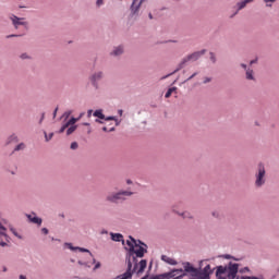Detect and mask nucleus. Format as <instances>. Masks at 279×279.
<instances>
[{
	"mask_svg": "<svg viewBox=\"0 0 279 279\" xmlns=\"http://www.w3.org/2000/svg\"><path fill=\"white\" fill-rule=\"evenodd\" d=\"M21 60H32V57L27 54V52H24L20 56Z\"/></svg>",
	"mask_w": 279,
	"mask_h": 279,
	"instance_id": "nucleus-35",
	"label": "nucleus"
},
{
	"mask_svg": "<svg viewBox=\"0 0 279 279\" xmlns=\"http://www.w3.org/2000/svg\"><path fill=\"white\" fill-rule=\"evenodd\" d=\"M83 125L90 128V123H88V122H84Z\"/></svg>",
	"mask_w": 279,
	"mask_h": 279,
	"instance_id": "nucleus-60",
	"label": "nucleus"
},
{
	"mask_svg": "<svg viewBox=\"0 0 279 279\" xmlns=\"http://www.w3.org/2000/svg\"><path fill=\"white\" fill-rule=\"evenodd\" d=\"M130 17L131 19H137L138 16V12H141V4L137 3L136 4V0H133V2L131 3V7H130Z\"/></svg>",
	"mask_w": 279,
	"mask_h": 279,
	"instance_id": "nucleus-8",
	"label": "nucleus"
},
{
	"mask_svg": "<svg viewBox=\"0 0 279 279\" xmlns=\"http://www.w3.org/2000/svg\"><path fill=\"white\" fill-rule=\"evenodd\" d=\"M267 171L265 170V165L263 162L258 163L257 173H255V186L256 189H260L265 186V182L267 179L265 178Z\"/></svg>",
	"mask_w": 279,
	"mask_h": 279,
	"instance_id": "nucleus-4",
	"label": "nucleus"
},
{
	"mask_svg": "<svg viewBox=\"0 0 279 279\" xmlns=\"http://www.w3.org/2000/svg\"><path fill=\"white\" fill-rule=\"evenodd\" d=\"M44 136H45L46 143H49V141H51V138H53V132L47 134V131H44Z\"/></svg>",
	"mask_w": 279,
	"mask_h": 279,
	"instance_id": "nucleus-26",
	"label": "nucleus"
},
{
	"mask_svg": "<svg viewBox=\"0 0 279 279\" xmlns=\"http://www.w3.org/2000/svg\"><path fill=\"white\" fill-rule=\"evenodd\" d=\"M185 271L191 276L190 279H210V276L215 272V269L210 268V264H207L204 268L194 267L190 262H185Z\"/></svg>",
	"mask_w": 279,
	"mask_h": 279,
	"instance_id": "nucleus-2",
	"label": "nucleus"
},
{
	"mask_svg": "<svg viewBox=\"0 0 279 279\" xmlns=\"http://www.w3.org/2000/svg\"><path fill=\"white\" fill-rule=\"evenodd\" d=\"M64 246L68 247V250H71V252H77V246H73V243L71 242H65Z\"/></svg>",
	"mask_w": 279,
	"mask_h": 279,
	"instance_id": "nucleus-24",
	"label": "nucleus"
},
{
	"mask_svg": "<svg viewBox=\"0 0 279 279\" xmlns=\"http://www.w3.org/2000/svg\"><path fill=\"white\" fill-rule=\"evenodd\" d=\"M245 271H250V267H244L240 270V274H245Z\"/></svg>",
	"mask_w": 279,
	"mask_h": 279,
	"instance_id": "nucleus-48",
	"label": "nucleus"
},
{
	"mask_svg": "<svg viewBox=\"0 0 279 279\" xmlns=\"http://www.w3.org/2000/svg\"><path fill=\"white\" fill-rule=\"evenodd\" d=\"M77 251L82 252V253L89 254V256H92V258H93V253L90 252V250L77 246Z\"/></svg>",
	"mask_w": 279,
	"mask_h": 279,
	"instance_id": "nucleus-29",
	"label": "nucleus"
},
{
	"mask_svg": "<svg viewBox=\"0 0 279 279\" xmlns=\"http://www.w3.org/2000/svg\"><path fill=\"white\" fill-rule=\"evenodd\" d=\"M43 121H45V112L41 113V117L39 119V124L43 123Z\"/></svg>",
	"mask_w": 279,
	"mask_h": 279,
	"instance_id": "nucleus-52",
	"label": "nucleus"
},
{
	"mask_svg": "<svg viewBox=\"0 0 279 279\" xmlns=\"http://www.w3.org/2000/svg\"><path fill=\"white\" fill-rule=\"evenodd\" d=\"M114 130H117V129L116 128H111V129H109L108 132H114Z\"/></svg>",
	"mask_w": 279,
	"mask_h": 279,
	"instance_id": "nucleus-63",
	"label": "nucleus"
},
{
	"mask_svg": "<svg viewBox=\"0 0 279 279\" xmlns=\"http://www.w3.org/2000/svg\"><path fill=\"white\" fill-rule=\"evenodd\" d=\"M96 5L99 8L100 5H104V0H97Z\"/></svg>",
	"mask_w": 279,
	"mask_h": 279,
	"instance_id": "nucleus-49",
	"label": "nucleus"
},
{
	"mask_svg": "<svg viewBox=\"0 0 279 279\" xmlns=\"http://www.w3.org/2000/svg\"><path fill=\"white\" fill-rule=\"evenodd\" d=\"M77 147H80V144H77V142H72L70 145V149H77Z\"/></svg>",
	"mask_w": 279,
	"mask_h": 279,
	"instance_id": "nucleus-39",
	"label": "nucleus"
},
{
	"mask_svg": "<svg viewBox=\"0 0 279 279\" xmlns=\"http://www.w3.org/2000/svg\"><path fill=\"white\" fill-rule=\"evenodd\" d=\"M74 279H90V278H88V277L74 276Z\"/></svg>",
	"mask_w": 279,
	"mask_h": 279,
	"instance_id": "nucleus-57",
	"label": "nucleus"
},
{
	"mask_svg": "<svg viewBox=\"0 0 279 279\" xmlns=\"http://www.w3.org/2000/svg\"><path fill=\"white\" fill-rule=\"evenodd\" d=\"M240 66H241L242 69H244L245 71H247V69H248V68H247V64H245V63H241Z\"/></svg>",
	"mask_w": 279,
	"mask_h": 279,
	"instance_id": "nucleus-55",
	"label": "nucleus"
},
{
	"mask_svg": "<svg viewBox=\"0 0 279 279\" xmlns=\"http://www.w3.org/2000/svg\"><path fill=\"white\" fill-rule=\"evenodd\" d=\"M102 132H109L108 128H107V126H104V128H102Z\"/></svg>",
	"mask_w": 279,
	"mask_h": 279,
	"instance_id": "nucleus-62",
	"label": "nucleus"
},
{
	"mask_svg": "<svg viewBox=\"0 0 279 279\" xmlns=\"http://www.w3.org/2000/svg\"><path fill=\"white\" fill-rule=\"evenodd\" d=\"M93 117H96L97 119H106V114H104V110L97 109L93 112Z\"/></svg>",
	"mask_w": 279,
	"mask_h": 279,
	"instance_id": "nucleus-21",
	"label": "nucleus"
},
{
	"mask_svg": "<svg viewBox=\"0 0 279 279\" xmlns=\"http://www.w3.org/2000/svg\"><path fill=\"white\" fill-rule=\"evenodd\" d=\"M21 36L23 35L11 34V35H8L7 38H21Z\"/></svg>",
	"mask_w": 279,
	"mask_h": 279,
	"instance_id": "nucleus-41",
	"label": "nucleus"
},
{
	"mask_svg": "<svg viewBox=\"0 0 279 279\" xmlns=\"http://www.w3.org/2000/svg\"><path fill=\"white\" fill-rule=\"evenodd\" d=\"M95 123H100V124H102L104 122H102L101 119L97 118V119L95 120Z\"/></svg>",
	"mask_w": 279,
	"mask_h": 279,
	"instance_id": "nucleus-58",
	"label": "nucleus"
},
{
	"mask_svg": "<svg viewBox=\"0 0 279 279\" xmlns=\"http://www.w3.org/2000/svg\"><path fill=\"white\" fill-rule=\"evenodd\" d=\"M184 66H186V61L183 58L182 61L178 64L177 69L173 72L162 76L161 80H167L168 77H171V75H175V73H178L179 71H182Z\"/></svg>",
	"mask_w": 279,
	"mask_h": 279,
	"instance_id": "nucleus-12",
	"label": "nucleus"
},
{
	"mask_svg": "<svg viewBox=\"0 0 279 279\" xmlns=\"http://www.w3.org/2000/svg\"><path fill=\"white\" fill-rule=\"evenodd\" d=\"M209 60L213 64H217V56H215V52H209Z\"/></svg>",
	"mask_w": 279,
	"mask_h": 279,
	"instance_id": "nucleus-31",
	"label": "nucleus"
},
{
	"mask_svg": "<svg viewBox=\"0 0 279 279\" xmlns=\"http://www.w3.org/2000/svg\"><path fill=\"white\" fill-rule=\"evenodd\" d=\"M196 75H197V72H194L190 77L183 81L182 84H186V82H191V80H193V77H196Z\"/></svg>",
	"mask_w": 279,
	"mask_h": 279,
	"instance_id": "nucleus-38",
	"label": "nucleus"
},
{
	"mask_svg": "<svg viewBox=\"0 0 279 279\" xmlns=\"http://www.w3.org/2000/svg\"><path fill=\"white\" fill-rule=\"evenodd\" d=\"M161 260H163V263H167L168 265H178V260H175L167 255H161Z\"/></svg>",
	"mask_w": 279,
	"mask_h": 279,
	"instance_id": "nucleus-19",
	"label": "nucleus"
},
{
	"mask_svg": "<svg viewBox=\"0 0 279 279\" xmlns=\"http://www.w3.org/2000/svg\"><path fill=\"white\" fill-rule=\"evenodd\" d=\"M124 50H123V46H118L113 49V51L110 52V56H114L116 58L119 56H123Z\"/></svg>",
	"mask_w": 279,
	"mask_h": 279,
	"instance_id": "nucleus-18",
	"label": "nucleus"
},
{
	"mask_svg": "<svg viewBox=\"0 0 279 279\" xmlns=\"http://www.w3.org/2000/svg\"><path fill=\"white\" fill-rule=\"evenodd\" d=\"M134 195V192L128 191V190H120L118 192H110L105 197V202L107 204H123V202L128 201V197H132Z\"/></svg>",
	"mask_w": 279,
	"mask_h": 279,
	"instance_id": "nucleus-3",
	"label": "nucleus"
},
{
	"mask_svg": "<svg viewBox=\"0 0 279 279\" xmlns=\"http://www.w3.org/2000/svg\"><path fill=\"white\" fill-rule=\"evenodd\" d=\"M0 235L4 236L7 243H10V241H12V238H10L8 233H5L4 231L0 232Z\"/></svg>",
	"mask_w": 279,
	"mask_h": 279,
	"instance_id": "nucleus-33",
	"label": "nucleus"
},
{
	"mask_svg": "<svg viewBox=\"0 0 279 279\" xmlns=\"http://www.w3.org/2000/svg\"><path fill=\"white\" fill-rule=\"evenodd\" d=\"M77 263L84 267H88V263L86 262L78 260Z\"/></svg>",
	"mask_w": 279,
	"mask_h": 279,
	"instance_id": "nucleus-50",
	"label": "nucleus"
},
{
	"mask_svg": "<svg viewBox=\"0 0 279 279\" xmlns=\"http://www.w3.org/2000/svg\"><path fill=\"white\" fill-rule=\"evenodd\" d=\"M148 279H162L161 275H153Z\"/></svg>",
	"mask_w": 279,
	"mask_h": 279,
	"instance_id": "nucleus-43",
	"label": "nucleus"
},
{
	"mask_svg": "<svg viewBox=\"0 0 279 279\" xmlns=\"http://www.w3.org/2000/svg\"><path fill=\"white\" fill-rule=\"evenodd\" d=\"M8 230L3 223L0 222V232H5Z\"/></svg>",
	"mask_w": 279,
	"mask_h": 279,
	"instance_id": "nucleus-45",
	"label": "nucleus"
},
{
	"mask_svg": "<svg viewBox=\"0 0 279 279\" xmlns=\"http://www.w3.org/2000/svg\"><path fill=\"white\" fill-rule=\"evenodd\" d=\"M111 241H114L116 243H122V245H125V240L123 239V234L121 233H110Z\"/></svg>",
	"mask_w": 279,
	"mask_h": 279,
	"instance_id": "nucleus-15",
	"label": "nucleus"
},
{
	"mask_svg": "<svg viewBox=\"0 0 279 279\" xmlns=\"http://www.w3.org/2000/svg\"><path fill=\"white\" fill-rule=\"evenodd\" d=\"M213 217H216V219H219V214L217 211L211 213Z\"/></svg>",
	"mask_w": 279,
	"mask_h": 279,
	"instance_id": "nucleus-54",
	"label": "nucleus"
},
{
	"mask_svg": "<svg viewBox=\"0 0 279 279\" xmlns=\"http://www.w3.org/2000/svg\"><path fill=\"white\" fill-rule=\"evenodd\" d=\"M228 274V266H217L216 267V278L217 279H226V277H221Z\"/></svg>",
	"mask_w": 279,
	"mask_h": 279,
	"instance_id": "nucleus-13",
	"label": "nucleus"
},
{
	"mask_svg": "<svg viewBox=\"0 0 279 279\" xmlns=\"http://www.w3.org/2000/svg\"><path fill=\"white\" fill-rule=\"evenodd\" d=\"M12 234H14V236H16V239H23V235L19 234V232H16V229L14 228H10Z\"/></svg>",
	"mask_w": 279,
	"mask_h": 279,
	"instance_id": "nucleus-34",
	"label": "nucleus"
},
{
	"mask_svg": "<svg viewBox=\"0 0 279 279\" xmlns=\"http://www.w3.org/2000/svg\"><path fill=\"white\" fill-rule=\"evenodd\" d=\"M12 143H19V135L15 134V133L11 134V135L7 138L4 145H5V147H8L9 145H12Z\"/></svg>",
	"mask_w": 279,
	"mask_h": 279,
	"instance_id": "nucleus-16",
	"label": "nucleus"
},
{
	"mask_svg": "<svg viewBox=\"0 0 279 279\" xmlns=\"http://www.w3.org/2000/svg\"><path fill=\"white\" fill-rule=\"evenodd\" d=\"M57 114H58V107L54 109V111L52 113L53 119H56Z\"/></svg>",
	"mask_w": 279,
	"mask_h": 279,
	"instance_id": "nucleus-56",
	"label": "nucleus"
},
{
	"mask_svg": "<svg viewBox=\"0 0 279 279\" xmlns=\"http://www.w3.org/2000/svg\"><path fill=\"white\" fill-rule=\"evenodd\" d=\"M27 145H25V143H20L17 144L14 149L10 153V156H14V154H16V151H24V149H26Z\"/></svg>",
	"mask_w": 279,
	"mask_h": 279,
	"instance_id": "nucleus-17",
	"label": "nucleus"
},
{
	"mask_svg": "<svg viewBox=\"0 0 279 279\" xmlns=\"http://www.w3.org/2000/svg\"><path fill=\"white\" fill-rule=\"evenodd\" d=\"M177 90H178V87L168 88L167 93L165 94V98L169 99V97H171V95H173V93H175Z\"/></svg>",
	"mask_w": 279,
	"mask_h": 279,
	"instance_id": "nucleus-23",
	"label": "nucleus"
},
{
	"mask_svg": "<svg viewBox=\"0 0 279 279\" xmlns=\"http://www.w3.org/2000/svg\"><path fill=\"white\" fill-rule=\"evenodd\" d=\"M34 215V216H32ZM26 217L31 223H35L36 226H43V218L36 216V213L26 214Z\"/></svg>",
	"mask_w": 279,
	"mask_h": 279,
	"instance_id": "nucleus-11",
	"label": "nucleus"
},
{
	"mask_svg": "<svg viewBox=\"0 0 279 279\" xmlns=\"http://www.w3.org/2000/svg\"><path fill=\"white\" fill-rule=\"evenodd\" d=\"M93 264L95 265L93 270L97 271V269H99L101 267V263L97 262V259H95V257H93Z\"/></svg>",
	"mask_w": 279,
	"mask_h": 279,
	"instance_id": "nucleus-27",
	"label": "nucleus"
},
{
	"mask_svg": "<svg viewBox=\"0 0 279 279\" xmlns=\"http://www.w3.org/2000/svg\"><path fill=\"white\" fill-rule=\"evenodd\" d=\"M41 233H43V234H49V229H47V228H41Z\"/></svg>",
	"mask_w": 279,
	"mask_h": 279,
	"instance_id": "nucleus-46",
	"label": "nucleus"
},
{
	"mask_svg": "<svg viewBox=\"0 0 279 279\" xmlns=\"http://www.w3.org/2000/svg\"><path fill=\"white\" fill-rule=\"evenodd\" d=\"M258 62V57H256L255 59L251 60L250 61V64H256Z\"/></svg>",
	"mask_w": 279,
	"mask_h": 279,
	"instance_id": "nucleus-47",
	"label": "nucleus"
},
{
	"mask_svg": "<svg viewBox=\"0 0 279 279\" xmlns=\"http://www.w3.org/2000/svg\"><path fill=\"white\" fill-rule=\"evenodd\" d=\"M118 114H120V117H122V116H123V111H122V109H119V110H118Z\"/></svg>",
	"mask_w": 279,
	"mask_h": 279,
	"instance_id": "nucleus-59",
	"label": "nucleus"
},
{
	"mask_svg": "<svg viewBox=\"0 0 279 279\" xmlns=\"http://www.w3.org/2000/svg\"><path fill=\"white\" fill-rule=\"evenodd\" d=\"M206 53V49H202V50H199V51H195V52H193V53H191V54H187L185 58H183L184 59V61L186 62V63H189V62H197V60H199L201 58H202V56H204Z\"/></svg>",
	"mask_w": 279,
	"mask_h": 279,
	"instance_id": "nucleus-7",
	"label": "nucleus"
},
{
	"mask_svg": "<svg viewBox=\"0 0 279 279\" xmlns=\"http://www.w3.org/2000/svg\"><path fill=\"white\" fill-rule=\"evenodd\" d=\"M104 121H117V117H114V116H108V117H106L105 116V118L102 119Z\"/></svg>",
	"mask_w": 279,
	"mask_h": 279,
	"instance_id": "nucleus-36",
	"label": "nucleus"
},
{
	"mask_svg": "<svg viewBox=\"0 0 279 279\" xmlns=\"http://www.w3.org/2000/svg\"><path fill=\"white\" fill-rule=\"evenodd\" d=\"M126 245L129 247L133 246V250H136V247H137V250H141V247H142V250H146V252L148 248L147 244L145 242H143L142 240H137V243H135V244L132 243L130 240H126Z\"/></svg>",
	"mask_w": 279,
	"mask_h": 279,
	"instance_id": "nucleus-9",
	"label": "nucleus"
},
{
	"mask_svg": "<svg viewBox=\"0 0 279 279\" xmlns=\"http://www.w3.org/2000/svg\"><path fill=\"white\" fill-rule=\"evenodd\" d=\"M88 80L93 88H95V90H99V83L101 82V80H104V72L96 71L89 75Z\"/></svg>",
	"mask_w": 279,
	"mask_h": 279,
	"instance_id": "nucleus-5",
	"label": "nucleus"
},
{
	"mask_svg": "<svg viewBox=\"0 0 279 279\" xmlns=\"http://www.w3.org/2000/svg\"><path fill=\"white\" fill-rule=\"evenodd\" d=\"M186 262H184L182 265H183V268H173L174 270V274H180L179 276L174 277L173 279H182L184 278L185 276H189V272H186V268H185V264Z\"/></svg>",
	"mask_w": 279,
	"mask_h": 279,
	"instance_id": "nucleus-14",
	"label": "nucleus"
},
{
	"mask_svg": "<svg viewBox=\"0 0 279 279\" xmlns=\"http://www.w3.org/2000/svg\"><path fill=\"white\" fill-rule=\"evenodd\" d=\"M221 258H226L227 260H239L238 258H234V256L230 255V254H225L220 256Z\"/></svg>",
	"mask_w": 279,
	"mask_h": 279,
	"instance_id": "nucleus-32",
	"label": "nucleus"
},
{
	"mask_svg": "<svg viewBox=\"0 0 279 279\" xmlns=\"http://www.w3.org/2000/svg\"><path fill=\"white\" fill-rule=\"evenodd\" d=\"M75 130H77V125L68 126L66 136H71V134H73V132H75Z\"/></svg>",
	"mask_w": 279,
	"mask_h": 279,
	"instance_id": "nucleus-25",
	"label": "nucleus"
},
{
	"mask_svg": "<svg viewBox=\"0 0 279 279\" xmlns=\"http://www.w3.org/2000/svg\"><path fill=\"white\" fill-rule=\"evenodd\" d=\"M126 184H132V180H126Z\"/></svg>",
	"mask_w": 279,
	"mask_h": 279,
	"instance_id": "nucleus-64",
	"label": "nucleus"
},
{
	"mask_svg": "<svg viewBox=\"0 0 279 279\" xmlns=\"http://www.w3.org/2000/svg\"><path fill=\"white\" fill-rule=\"evenodd\" d=\"M209 82H213L211 77H205L203 81V84H208Z\"/></svg>",
	"mask_w": 279,
	"mask_h": 279,
	"instance_id": "nucleus-44",
	"label": "nucleus"
},
{
	"mask_svg": "<svg viewBox=\"0 0 279 279\" xmlns=\"http://www.w3.org/2000/svg\"><path fill=\"white\" fill-rule=\"evenodd\" d=\"M236 5H238V12H239L240 10H243V8L247 5V3L245 2V0H242L241 2H238Z\"/></svg>",
	"mask_w": 279,
	"mask_h": 279,
	"instance_id": "nucleus-30",
	"label": "nucleus"
},
{
	"mask_svg": "<svg viewBox=\"0 0 279 279\" xmlns=\"http://www.w3.org/2000/svg\"><path fill=\"white\" fill-rule=\"evenodd\" d=\"M181 217H183V219H193V215H191V213L189 211H184L179 214Z\"/></svg>",
	"mask_w": 279,
	"mask_h": 279,
	"instance_id": "nucleus-28",
	"label": "nucleus"
},
{
	"mask_svg": "<svg viewBox=\"0 0 279 279\" xmlns=\"http://www.w3.org/2000/svg\"><path fill=\"white\" fill-rule=\"evenodd\" d=\"M20 279H28V278L24 275H20Z\"/></svg>",
	"mask_w": 279,
	"mask_h": 279,
	"instance_id": "nucleus-61",
	"label": "nucleus"
},
{
	"mask_svg": "<svg viewBox=\"0 0 279 279\" xmlns=\"http://www.w3.org/2000/svg\"><path fill=\"white\" fill-rule=\"evenodd\" d=\"M80 121V118L71 117L66 122L65 125L70 128V125H76L75 123Z\"/></svg>",
	"mask_w": 279,
	"mask_h": 279,
	"instance_id": "nucleus-22",
	"label": "nucleus"
},
{
	"mask_svg": "<svg viewBox=\"0 0 279 279\" xmlns=\"http://www.w3.org/2000/svg\"><path fill=\"white\" fill-rule=\"evenodd\" d=\"M0 247H8L7 242H4V241H0Z\"/></svg>",
	"mask_w": 279,
	"mask_h": 279,
	"instance_id": "nucleus-51",
	"label": "nucleus"
},
{
	"mask_svg": "<svg viewBox=\"0 0 279 279\" xmlns=\"http://www.w3.org/2000/svg\"><path fill=\"white\" fill-rule=\"evenodd\" d=\"M124 250L126 251V269H129V271H132V274H136L137 276L144 274L145 269H147V259H141L138 263V258H145V254H147V251L143 247L134 248V246H131L129 248L124 247Z\"/></svg>",
	"mask_w": 279,
	"mask_h": 279,
	"instance_id": "nucleus-1",
	"label": "nucleus"
},
{
	"mask_svg": "<svg viewBox=\"0 0 279 279\" xmlns=\"http://www.w3.org/2000/svg\"><path fill=\"white\" fill-rule=\"evenodd\" d=\"M25 20V17H19V16H16V15H14V14H12V16H11V21H12V23H13V27L15 28V29H19V25H28V23L27 22H23Z\"/></svg>",
	"mask_w": 279,
	"mask_h": 279,
	"instance_id": "nucleus-10",
	"label": "nucleus"
},
{
	"mask_svg": "<svg viewBox=\"0 0 279 279\" xmlns=\"http://www.w3.org/2000/svg\"><path fill=\"white\" fill-rule=\"evenodd\" d=\"M71 114H72V111H65L62 117H64V119L66 121V119H69V117H71Z\"/></svg>",
	"mask_w": 279,
	"mask_h": 279,
	"instance_id": "nucleus-40",
	"label": "nucleus"
},
{
	"mask_svg": "<svg viewBox=\"0 0 279 279\" xmlns=\"http://www.w3.org/2000/svg\"><path fill=\"white\" fill-rule=\"evenodd\" d=\"M87 117H88V119H90V117H93V109H89V110L87 111Z\"/></svg>",
	"mask_w": 279,
	"mask_h": 279,
	"instance_id": "nucleus-53",
	"label": "nucleus"
},
{
	"mask_svg": "<svg viewBox=\"0 0 279 279\" xmlns=\"http://www.w3.org/2000/svg\"><path fill=\"white\" fill-rule=\"evenodd\" d=\"M129 239H130V242L133 243V245H136L138 240L134 239V236L132 235H130Z\"/></svg>",
	"mask_w": 279,
	"mask_h": 279,
	"instance_id": "nucleus-42",
	"label": "nucleus"
},
{
	"mask_svg": "<svg viewBox=\"0 0 279 279\" xmlns=\"http://www.w3.org/2000/svg\"><path fill=\"white\" fill-rule=\"evenodd\" d=\"M69 126L66 125V123H64L60 130L57 132V134H63V132L68 129Z\"/></svg>",
	"mask_w": 279,
	"mask_h": 279,
	"instance_id": "nucleus-37",
	"label": "nucleus"
},
{
	"mask_svg": "<svg viewBox=\"0 0 279 279\" xmlns=\"http://www.w3.org/2000/svg\"><path fill=\"white\" fill-rule=\"evenodd\" d=\"M227 274L229 279H236V274H239V264L229 262L227 266Z\"/></svg>",
	"mask_w": 279,
	"mask_h": 279,
	"instance_id": "nucleus-6",
	"label": "nucleus"
},
{
	"mask_svg": "<svg viewBox=\"0 0 279 279\" xmlns=\"http://www.w3.org/2000/svg\"><path fill=\"white\" fill-rule=\"evenodd\" d=\"M245 77H246V80H250L252 82H256V77L254 76V70H252L250 68L245 72Z\"/></svg>",
	"mask_w": 279,
	"mask_h": 279,
	"instance_id": "nucleus-20",
	"label": "nucleus"
}]
</instances>
